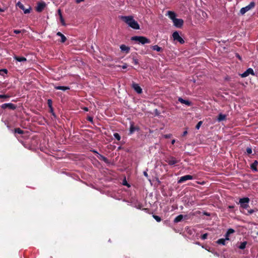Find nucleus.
Segmentation results:
<instances>
[{
  "label": "nucleus",
  "mask_w": 258,
  "mask_h": 258,
  "mask_svg": "<svg viewBox=\"0 0 258 258\" xmlns=\"http://www.w3.org/2000/svg\"><path fill=\"white\" fill-rule=\"evenodd\" d=\"M121 19L131 28L136 30L140 29L139 24L134 19L133 16H121Z\"/></svg>",
  "instance_id": "obj_1"
},
{
  "label": "nucleus",
  "mask_w": 258,
  "mask_h": 258,
  "mask_svg": "<svg viewBox=\"0 0 258 258\" xmlns=\"http://www.w3.org/2000/svg\"><path fill=\"white\" fill-rule=\"evenodd\" d=\"M97 157L100 160L103 161L105 163H108V160L107 158L106 157H105V156H104L101 154H99V156H97Z\"/></svg>",
  "instance_id": "obj_27"
},
{
  "label": "nucleus",
  "mask_w": 258,
  "mask_h": 258,
  "mask_svg": "<svg viewBox=\"0 0 258 258\" xmlns=\"http://www.w3.org/2000/svg\"><path fill=\"white\" fill-rule=\"evenodd\" d=\"M207 236H208V234L205 233L201 235V238L203 240H205L207 238Z\"/></svg>",
  "instance_id": "obj_39"
},
{
  "label": "nucleus",
  "mask_w": 258,
  "mask_h": 258,
  "mask_svg": "<svg viewBox=\"0 0 258 258\" xmlns=\"http://www.w3.org/2000/svg\"><path fill=\"white\" fill-rule=\"evenodd\" d=\"M235 232V230L232 228L229 229L227 232L228 234L230 235L231 234H232Z\"/></svg>",
  "instance_id": "obj_35"
},
{
  "label": "nucleus",
  "mask_w": 258,
  "mask_h": 258,
  "mask_svg": "<svg viewBox=\"0 0 258 258\" xmlns=\"http://www.w3.org/2000/svg\"><path fill=\"white\" fill-rule=\"evenodd\" d=\"M83 109L86 111H88L89 110L88 108L87 107H83Z\"/></svg>",
  "instance_id": "obj_51"
},
{
  "label": "nucleus",
  "mask_w": 258,
  "mask_h": 258,
  "mask_svg": "<svg viewBox=\"0 0 258 258\" xmlns=\"http://www.w3.org/2000/svg\"><path fill=\"white\" fill-rule=\"evenodd\" d=\"M120 48L121 51L125 52L126 54L128 53L130 50V48L124 44L121 45Z\"/></svg>",
  "instance_id": "obj_16"
},
{
  "label": "nucleus",
  "mask_w": 258,
  "mask_h": 258,
  "mask_svg": "<svg viewBox=\"0 0 258 258\" xmlns=\"http://www.w3.org/2000/svg\"><path fill=\"white\" fill-rule=\"evenodd\" d=\"M175 142V140H172V141H171V144L172 145H173Z\"/></svg>",
  "instance_id": "obj_55"
},
{
  "label": "nucleus",
  "mask_w": 258,
  "mask_h": 258,
  "mask_svg": "<svg viewBox=\"0 0 258 258\" xmlns=\"http://www.w3.org/2000/svg\"><path fill=\"white\" fill-rule=\"evenodd\" d=\"M174 25L177 28H181L183 24V20L181 19L176 18L173 21Z\"/></svg>",
  "instance_id": "obj_11"
},
{
  "label": "nucleus",
  "mask_w": 258,
  "mask_h": 258,
  "mask_svg": "<svg viewBox=\"0 0 258 258\" xmlns=\"http://www.w3.org/2000/svg\"><path fill=\"white\" fill-rule=\"evenodd\" d=\"M10 97V96L8 94H4V95L0 94V98L4 99L6 100L7 99L9 98Z\"/></svg>",
  "instance_id": "obj_30"
},
{
  "label": "nucleus",
  "mask_w": 258,
  "mask_h": 258,
  "mask_svg": "<svg viewBox=\"0 0 258 258\" xmlns=\"http://www.w3.org/2000/svg\"><path fill=\"white\" fill-rule=\"evenodd\" d=\"M58 14L59 17L60 16V15H62L61 12V10L60 9H59L58 10Z\"/></svg>",
  "instance_id": "obj_53"
},
{
  "label": "nucleus",
  "mask_w": 258,
  "mask_h": 258,
  "mask_svg": "<svg viewBox=\"0 0 258 258\" xmlns=\"http://www.w3.org/2000/svg\"><path fill=\"white\" fill-rule=\"evenodd\" d=\"M250 200L248 198H243L239 199V204L240 205V207L243 209H247L249 206V202Z\"/></svg>",
  "instance_id": "obj_3"
},
{
  "label": "nucleus",
  "mask_w": 258,
  "mask_h": 258,
  "mask_svg": "<svg viewBox=\"0 0 258 258\" xmlns=\"http://www.w3.org/2000/svg\"><path fill=\"white\" fill-rule=\"evenodd\" d=\"M140 128L138 126H135L133 122H131L129 135H132L135 131H139Z\"/></svg>",
  "instance_id": "obj_12"
},
{
  "label": "nucleus",
  "mask_w": 258,
  "mask_h": 258,
  "mask_svg": "<svg viewBox=\"0 0 258 258\" xmlns=\"http://www.w3.org/2000/svg\"><path fill=\"white\" fill-rule=\"evenodd\" d=\"M246 244H247L246 241H243L242 242H241L240 245L238 246V248L240 249H244L245 248Z\"/></svg>",
  "instance_id": "obj_28"
},
{
  "label": "nucleus",
  "mask_w": 258,
  "mask_h": 258,
  "mask_svg": "<svg viewBox=\"0 0 258 258\" xmlns=\"http://www.w3.org/2000/svg\"><path fill=\"white\" fill-rule=\"evenodd\" d=\"M14 133H17L20 135H23L24 134V131L21 130L20 128H16L13 130Z\"/></svg>",
  "instance_id": "obj_26"
},
{
  "label": "nucleus",
  "mask_w": 258,
  "mask_h": 258,
  "mask_svg": "<svg viewBox=\"0 0 258 258\" xmlns=\"http://www.w3.org/2000/svg\"><path fill=\"white\" fill-rule=\"evenodd\" d=\"M258 162L257 160H254V162L250 165L251 169L254 172L257 171V166Z\"/></svg>",
  "instance_id": "obj_17"
},
{
  "label": "nucleus",
  "mask_w": 258,
  "mask_h": 258,
  "mask_svg": "<svg viewBox=\"0 0 258 258\" xmlns=\"http://www.w3.org/2000/svg\"><path fill=\"white\" fill-rule=\"evenodd\" d=\"M178 101L179 102H180L181 103L184 104L188 106H190L192 105L191 102H190V101H189L188 100H184V99H182L181 97H179L178 98Z\"/></svg>",
  "instance_id": "obj_15"
},
{
  "label": "nucleus",
  "mask_w": 258,
  "mask_h": 258,
  "mask_svg": "<svg viewBox=\"0 0 258 258\" xmlns=\"http://www.w3.org/2000/svg\"><path fill=\"white\" fill-rule=\"evenodd\" d=\"M226 119V115L225 114H223L222 113H220L218 115L217 120L218 121H221L223 120H225Z\"/></svg>",
  "instance_id": "obj_23"
},
{
  "label": "nucleus",
  "mask_w": 258,
  "mask_h": 258,
  "mask_svg": "<svg viewBox=\"0 0 258 258\" xmlns=\"http://www.w3.org/2000/svg\"><path fill=\"white\" fill-rule=\"evenodd\" d=\"M226 241L227 240L224 238H220L216 242L219 244L225 245L226 244Z\"/></svg>",
  "instance_id": "obj_24"
},
{
  "label": "nucleus",
  "mask_w": 258,
  "mask_h": 258,
  "mask_svg": "<svg viewBox=\"0 0 258 258\" xmlns=\"http://www.w3.org/2000/svg\"><path fill=\"white\" fill-rule=\"evenodd\" d=\"M187 134V131H185L184 132H183V134H182V136L183 137H184V136H185Z\"/></svg>",
  "instance_id": "obj_46"
},
{
  "label": "nucleus",
  "mask_w": 258,
  "mask_h": 258,
  "mask_svg": "<svg viewBox=\"0 0 258 258\" xmlns=\"http://www.w3.org/2000/svg\"><path fill=\"white\" fill-rule=\"evenodd\" d=\"M153 217L156 220L157 222H159L161 221V218L157 215H153Z\"/></svg>",
  "instance_id": "obj_32"
},
{
  "label": "nucleus",
  "mask_w": 258,
  "mask_h": 258,
  "mask_svg": "<svg viewBox=\"0 0 258 258\" xmlns=\"http://www.w3.org/2000/svg\"><path fill=\"white\" fill-rule=\"evenodd\" d=\"M50 110H49V112L52 114V115L53 116H54V117L55 116V114L53 111V107H52L51 108H49Z\"/></svg>",
  "instance_id": "obj_42"
},
{
  "label": "nucleus",
  "mask_w": 258,
  "mask_h": 258,
  "mask_svg": "<svg viewBox=\"0 0 258 258\" xmlns=\"http://www.w3.org/2000/svg\"><path fill=\"white\" fill-rule=\"evenodd\" d=\"M59 18H60V20L61 21V23L62 25H65L64 20L63 18V17H62V15H60V16L59 17Z\"/></svg>",
  "instance_id": "obj_37"
},
{
  "label": "nucleus",
  "mask_w": 258,
  "mask_h": 258,
  "mask_svg": "<svg viewBox=\"0 0 258 258\" xmlns=\"http://www.w3.org/2000/svg\"><path fill=\"white\" fill-rule=\"evenodd\" d=\"M229 236L230 235L226 233L225 235V238L227 241L229 240Z\"/></svg>",
  "instance_id": "obj_41"
},
{
  "label": "nucleus",
  "mask_w": 258,
  "mask_h": 258,
  "mask_svg": "<svg viewBox=\"0 0 258 258\" xmlns=\"http://www.w3.org/2000/svg\"><path fill=\"white\" fill-rule=\"evenodd\" d=\"M17 6L24 11V14H29L30 13L31 10L30 7H29L28 9H25L24 6L20 2H19L17 4Z\"/></svg>",
  "instance_id": "obj_10"
},
{
  "label": "nucleus",
  "mask_w": 258,
  "mask_h": 258,
  "mask_svg": "<svg viewBox=\"0 0 258 258\" xmlns=\"http://www.w3.org/2000/svg\"><path fill=\"white\" fill-rule=\"evenodd\" d=\"M165 161L170 165H174L179 162V160L176 159L174 157L170 156L166 158Z\"/></svg>",
  "instance_id": "obj_6"
},
{
  "label": "nucleus",
  "mask_w": 258,
  "mask_h": 258,
  "mask_svg": "<svg viewBox=\"0 0 258 258\" xmlns=\"http://www.w3.org/2000/svg\"><path fill=\"white\" fill-rule=\"evenodd\" d=\"M121 68L123 69H125L127 68V64L126 63H125L124 65H123L122 66H121Z\"/></svg>",
  "instance_id": "obj_50"
},
{
  "label": "nucleus",
  "mask_w": 258,
  "mask_h": 258,
  "mask_svg": "<svg viewBox=\"0 0 258 258\" xmlns=\"http://www.w3.org/2000/svg\"><path fill=\"white\" fill-rule=\"evenodd\" d=\"M14 32L15 34H19V33H20L21 32V31L19 30H14Z\"/></svg>",
  "instance_id": "obj_45"
},
{
  "label": "nucleus",
  "mask_w": 258,
  "mask_h": 258,
  "mask_svg": "<svg viewBox=\"0 0 258 258\" xmlns=\"http://www.w3.org/2000/svg\"><path fill=\"white\" fill-rule=\"evenodd\" d=\"M133 63L135 64V65H137L139 64V61H138V59L135 58V57H133Z\"/></svg>",
  "instance_id": "obj_36"
},
{
  "label": "nucleus",
  "mask_w": 258,
  "mask_h": 258,
  "mask_svg": "<svg viewBox=\"0 0 258 258\" xmlns=\"http://www.w3.org/2000/svg\"><path fill=\"white\" fill-rule=\"evenodd\" d=\"M54 89H55L56 90H61L62 91H66L67 90H69L70 88L68 86H54Z\"/></svg>",
  "instance_id": "obj_21"
},
{
  "label": "nucleus",
  "mask_w": 258,
  "mask_h": 258,
  "mask_svg": "<svg viewBox=\"0 0 258 258\" xmlns=\"http://www.w3.org/2000/svg\"><path fill=\"white\" fill-rule=\"evenodd\" d=\"M196 244L198 245H200V243L199 242H197Z\"/></svg>",
  "instance_id": "obj_56"
},
{
  "label": "nucleus",
  "mask_w": 258,
  "mask_h": 258,
  "mask_svg": "<svg viewBox=\"0 0 258 258\" xmlns=\"http://www.w3.org/2000/svg\"><path fill=\"white\" fill-rule=\"evenodd\" d=\"M113 136L117 141H120V140L121 137H120V135H119V134L118 133H115L113 134Z\"/></svg>",
  "instance_id": "obj_31"
},
{
  "label": "nucleus",
  "mask_w": 258,
  "mask_h": 258,
  "mask_svg": "<svg viewBox=\"0 0 258 258\" xmlns=\"http://www.w3.org/2000/svg\"><path fill=\"white\" fill-rule=\"evenodd\" d=\"M91 151H92V152H93L94 153H95V154H97V156H99V153H98V152H97V151H96V150H91Z\"/></svg>",
  "instance_id": "obj_49"
},
{
  "label": "nucleus",
  "mask_w": 258,
  "mask_h": 258,
  "mask_svg": "<svg viewBox=\"0 0 258 258\" xmlns=\"http://www.w3.org/2000/svg\"><path fill=\"white\" fill-rule=\"evenodd\" d=\"M84 0H76V3L77 4H79V3H80L81 2H84Z\"/></svg>",
  "instance_id": "obj_47"
},
{
  "label": "nucleus",
  "mask_w": 258,
  "mask_h": 258,
  "mask_svg": "<svg viewBox=\"0 0 258 258\" xmlns=\"http://www.w3.org/2000/svg\"><path fill=\"white\" fill-rule=\"evenodd\" d=\"M132 88L136 91L138 94H141L142 93V89L139 85V84L134 83L132 85Z\"/></svg>",
  "instance_id": "obj_14"
},
{
  "label": "nucleus",
  "mask_w": 258,
  "mask_h": 258,
  "mask_svg": "<svg viewBox=\"0 0 258 258\" xmlns=\"http://www.w3.org/2000/svg\"><path fill=\"white\" fill-rule=\"evenodd\" d=\"M14 58L18 61H27V59L26 58H25V57H23V56H17V55H15L14 56Z\"/></svg>",
  "instance_id": "obj_20"
},
{
  "label": "nucleus",
  "mask_w": 258,
  "mask_h": 258,
  "mask_svg": "<svg viewBox=\"0 0 258 258\" xmlns=\"http://www.w3.org/2000/svg\"><path fill=\"white\" fill-rule=\"evenodd\" d=\"M87 120L91 122H93V118L92 116H88Z\"/></svg>",
  "instance_id": "obj_43"
},
{
  "label": "nucleus",
  "mask_w": 258,
  "mask_h": 258,
  "mask_svg": "<svg viewBox=\"0 0 258 258\" xmlns=\"http://www.w3.org/2000/svg\"><path fill=\"white\" fill-rule=\"evenodd\" d=\"M47 104L49 107V108H51L52 107V101L51 99H48Z\"/></svg>",
  "instance_id": "obj_33"
},
{
  "label": "nucleus",
  "mask_w": 258,
  "mask_h": 258,
  "mask_svg": "<svg viewBox=\"0 0 258 258\" xmlns=\"http://www.w3.org/2000/svg\"><path fill=\"white\" fill-rule=\"evenodd\" d=\"M1 71L4 72L5 74H7L8 72L7 69H2Z\"/></svg>",
  "instance_id": "obj_48"
},
{
  "label": "nucleus",
  "mask_w": 258,
  "mask_h": 258,
  "mask_svg": "<svg viewBox=\"0 0 258 258\" xmlns=\"http://www.w3.org/2000/svg\"><path fill=\"white\" fill-rule=\"evenodd\" d=\"M56 35L60 37V38H61V40H60L61 42L64 43L67 40L66 37L63 34H62L61 32H57Z\"/></svg>",
  "instance_id": "obj_22"
},
{
  "label": "nucleus",
  "mask_w": 258,
  "mask_h": 258,
  "mask_svg": "<svg viewBox=\"0 0 258 258\" xmlns=\"http://www.w3.org/2000/svg\"><path fill=\"white\" fill-rule=\"evenodd\" d=\"M193 176L190 175H186L180 177L178 181V183H181L185 182L188 180H192L193 179Z\"/></svg>",
  "instance_id": "obj_9"
},
{
  "label": "nucleus",
  "mask_w": 258,
  "mask_h": 258,
  "mask_svg": "<svg viewBox=\"0 0 258 258\" xmlns=\"http://www.w3.org/2000/svg\"><path fill=\"white\" fill-rule=\"evenodd\" d=\"M144 176H145L146 177H148V173L147 172V171H144V173H143Z\"/></svg>",
  "instance_id": "obj_52"
},
{
  "label": "nucleus",
  "mask_w": 258,
  "mask_h": 258,
  "mask_svg": "<svg viewBox=\"0 0 258 258\" xmlns=\"http://www.w3.org/2000/svg\"><path fill=\"white\" fill-rule=\"evenodd\" d=\"M131 40L138 42L139 43L145 44L146 43H150L151 41L149 39L144 36H135L131 38Z\"/></svg>",
  "instance_id": "obj_2"
},
{
  "label": "nucleus",
  "mask_w": 258,
  "mask_h": 258,
  "mask_svg": "<svg viewBox=\"0 0 258 258\" xmlns=\"http://www.w3.org/2000/svg\"><path fill=\"white\" fill-rule=\"evenodd\" d=\"M4 10L1 8H0V12H4Z\"/></svg>",
  "instance_id": "obj_57"
},
{
  "label": "nucleus",
  "mask_w": 258,
  "mask_h": 258,
  "mask_svg": "<svg viewBox=\"0 0 258 258\" xmlns=\"http://www.w3.org/2000/svg\"><path fill=\"white\" fill-rule=\"evenodd\" d=\"M171 134H167L164 135V137L166 139L170 138L171 137Z\"/></svg>",
  "instance_id": "obj_44"
},
{
  "label": "nucleus",
  "mask_w": 258,
  "mask_h": 258,
  "mask_svg": "<svg viewBox=\"0 0 258 258\" xmlns=\"http://www.w3.org/2000/svg\"><path fill=\"white\" fill-rule=\"evenodd\" d=\"M0 107L3 109L8 108L9 109L14 110L16 109L17 106L14 104L8 103L3 104L2 105H0Z\"/></svg>",
  "instance_id": "obj_5"
},
{
  "label": "nucleus",
  "mask_w": 258,
  "mask_h": 258,
  "mask_svg": "<svg viewBox=\"0 0 258 258\" xmlns=\"http://www.w3.org/2000/svg\"><path fill=\"white\" fill-rule=\"evenodd\" d=\"M254 6H255L254 2H251L250 3V4L248 6L241 8L240 9V12L242 15H243L246 12L249 11L250 9L253 8L254 7Z\"/></svg>",
  "instance_id": "obj_4"
},
{
  "label": "nucleus",
  "mask_w": 258,
  "mask_h": 258,
  "mask_svg": "<svg viewBox=\"0 0 258 258\" xmlns=\"http://www.w3.org/2000/svg\"><path fill=\"white\" fill-rule=\"evenodd\" d=\"M229 208H233V207L232 206H230Z\"/></svg>",
  "instance_id": "obj_58"
},
{
  "label": "nucleus",
  "mask_w": 258,
  "mask_h": 258,
  "mask_svg": "<svg viewBox=\"0 0 258 258\" xmlns=\"http://www.w3.org/2000/svg\"><path fill=\"white\" fill-rule=\"evenodd\" d=\"M255 211V210H253V209H250V210H247V213H245L244 212H242L241 211V212L243 213H244L245 215H250V214H252V213H253Z\"/></svg>",
  "instance_id": "obj_29"
},
{
  "label": "nucleus",
  "mask_w": 258,
  "mask_h": 258,
  "mask_svg": "<svg viewBox=\"0 0 258 258\" xmlns=\"http://www.w3.org/2000/svg\"><path fill=\"white\" fill-rule=\"evenodd\" d=\"M203 122L202 121H200L196 125V128L199 130Z\"/></svg>",
  "instance_id": "obj_34"
},
{
  "label": "nucleus",
  "mask_w": 258,
  "mask_h": 258,
  "mask_svg": "<svg viewBox=\"0 0 258 258\" xmlns=\"http://www.w3.org/2000/svg\"><path fill=\"white\" fill-rule=\"evenodd\" d=\"M46 4L44 2H38L37 4V7L35 8L36 11L37 12L40 13L43 11L44 8L46 7Z\"/></svg>",
  "instance_id": "obj_8"
},
{
  "label": "nucleus",
  "mask_w": 258,
  "mask_h": 258,
  "mask_svg": "<svg viewBox=\"0 0 258 258\" xmlns=\"http://www.w3.org/2000/svg\"><path fill=\"white\" fill-rule=\"evenodd\" d=\"M246 152L248 154H250L252 153V149L250 148H246Z\"/></svg>",
  "instance_id": "obj_40"
},
{
  "label": "nucleus",
  "mask_w": 258,
  "mask_h": 258,
  "mask_svg": "<svg viewBox=\"0 0 258 258\" xmlns=\"http://www.w3.org/2000/svg\"><path fill=\"white\" fill-rule=\"evenodd\" d=\"M187 217V215L183 216L182 215H179L177 216L176 217H175V218L174 220V223H178V222H180L183 219V217L186 218Z\"/></svg>",
  "instance_id": "obj_18"
},
{
  "label": "nucleus",
  "mask_w": 258,
  "mask_h": 258,
  "mask_svg": "<svg viewBox=\"0 0 258 258\" xmlns=\"http://www.w3.org/2000/svg\"><path fill=\"white\" fill-rule=\"evenodd\" d=\"M122 184H123V185H125V186H126L127 187H130V185L129 184H128V183L127 182L125 178H124V180H123Z\"/></svg>",
  "instance_id": "obj_38"
},
{
  "label": "nucleus",
  "mask_w": 258,
  "mask_h": 258,
  "mask_svg": "<svg viewBox=\"0 0 258 258\" xmlns=\"http://www.w3.org/2000/svg\"><path fill=\"white\" fill-rule=\"evenodd\" d=\"M167 14L169 18L171 19L173 21L176 19V14L174 12L168 11Z\"/></svg>",
  "instance_id": "obj_19"
},
{
  "label": "nucleus",
  "mask_w": 258,
  "mask_h": 258,
  "mask_svg": "<svg viewBox=\"0 0 258 258\" xmlns=\"http://www.w3.org/2000/svg\"><path fill=\"white\" fill-rule=\"evenodd\" d=\"M151 48L153 50H156L158 52H161V51H163V49L161 47H159V46L157 45H154V46H152L151 47Z\"/></svg>",
  "instance_id": "obj_25"
},
{
  "label": "nucleus",
  "mask_w": 258,
  "mask_h": 258,
  "mask_svg": "<svg viewBox=\"0 0 258 258\" xmlns=\"http://www.w3.org/2000/svg\"><path fill=\"white\" fill-rule=\"evenodd\" d=\"M249 74L254 75V71L252 69L249 68L245 72L240 75L242 78L247 77Z\"/></svg>",
  "instance_id": "obj_13"
},
{
  "label": "nucleus",
  "mask_w": 258,
  "mask_h": 258,
  "mask_svg": "<svg viewBox=\"0 0 258 258\" xmlns=\"http://www.w3.org/2000/svg\"><path fill=\"white\" fill-rule=\"evenodd\" d=\"M172 37L174 40H176L179 42L180 44H183L184 40L181 38L177 31H175L172 34Z\"/></svg>",
  "instance_id": "obj_7"
},
{
  "label": "nucleus",
  "mask_w": 258,
  "mask_h": 258,
  "mask_svg": "<svg viewBox=\"0 0 258 258\" xmlns=\"http://www.w3.org/2000/svg\"><path fill=\"white\" fill-rule=\"evenodd\" d=\"M236 56L240 59L241 60V57L240 56V55L238 54H236Z\"/></svg>",
  "instance_id": "obj_54"
}]
</instances>
